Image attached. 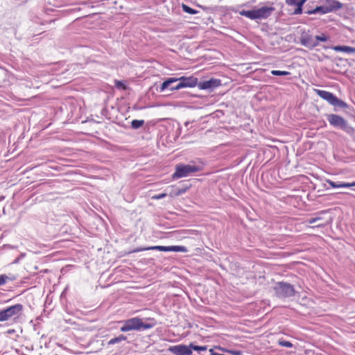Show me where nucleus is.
<instances>
[{
	"mask_svg": "<svg viewBox=\"0 0 355 355\" xmlns=\"http://www.w3.org/2000/svg\"><path fill=\"white\" fill-rule=\"evenodd\" d=\"M307 0H285L286 3L290 6L295 7L293 14L300 15L302 13V6Z\"/></svg>",
	"mask_w": 355,
	"mask_h": 355,
	"instance_id": "obj_14",
	"label": "nucleus"
},
{
	"mask_svg": "<svg viewBox=\"0 0 355 355\" xmlns=\"http://www.w3.org/2000/svg\"><path fill=\"white\" fill-rule=\"evenodd\" d=\"M221 350H223V352H226L229 354H231L232 355H242V352L241 351H239V350H227V349H223V348H220Z\"/></svg>",
	"mask_w": 355,
	"mask_h": 355,
	"instance_id": "obj_26",
	"label": "nucleus"
},
{
	"mask_svg": "<svg viewBox=\"0 0 355 355\" xmlns=\"http://www.w3.org/2000/svg\"><path fill=\"white\" fill-rule=\"evenodd\" d=\"M300 40L302 45L310 49L317 46V40H315V37H314L309 33L303 32L301 35Z\"/></svg>",
	"mask_w": 355,
	"mask_h": 355,
	"instance_id": "obj_10",
	"label": "nucleus"
},
{
	"mask_svg": "<svg viewBox=\"0 0 355 355\" xmlns=\"http://www.w3.org/2000/svg\"><path fill=\"white\" fill-rule=\"evenodd\" d=\"M153 327V325L148 323H144L142 320L138 317L132 318L123 322V326L120 330L122 332L130 331H140L141 329H148Z\"/></svg>",
	"mask_w": 355,
	"mask_h": 355,
	"instance_id": "obj_2",
	"label": "nucleus"
},
{
	"mask_svg": "<svg viewBox=\"0 0 355 355\" xmlns=\"http://www.w3.org/2000/svg\"><path fill=\"white\" fill-rule=\"evenodd\" d=\"M23 309L24 307L21 304H17L0 310V322L18 318L21 315Z\"/></svg>",
	"mask_w": 355,
	"mask_h": 355,
	"instance_id": "obj_4",
	"label": "nucleus"
},
{
	"mask_svg": "<svg viewBox=\"0 0 355 355\" xmlns=\"http://www.w3.org/2000/svg\"><path fill=\"white\" fill-rule=\"evenodd\" d=\"M332 49L337 52H345L347 53H355V48L348 46H335Z\"/></svg>",
	"mask_w": 355,
	"mask_h": 355,
	"instance_id": "obj_17",
	"label": "nucleus"
},
{
	"mask_svg": "<svg viewBox=\"0 0 355 355\" xmlns=\"http://www.w3.org/2000/svg\"><path fill=\"white\" fill-rule=\"evenodd\" d=\"M314 92L322 99L327 101L329 104L334 105V106H339L341 107H346V104L343 101L338 99L335 95H334L332 93L324 91V90H320L318 89H314Z\"/></svg>",
	"mask_w": 355,
	"mask_h": 355,
	"instance_id": "obj_8",
	"label": "nucleus"
},
{
	"mask_svg": "<svg viewBox=\"0 0 355 355\" xmlns=\"http://www.w3.org/2000/svg\"><path fill=\"white\" fill-rule=\"evenodd\" d=\"M275 294L279 297H289L295 294L293 286L283 282H277L274 287Z\"/></svg>",
	"mask_w": 355,
	"mask_h": 355,
	"instance_id": "obj_6",
	"label": "nucleus"
},
{
	"mask_svg": "<svg viewBox=\"0 0 355 355\" xmlns=\"http://www.w3.org/2000/svg\"><path fill=\"white\" fill-rule=\"evenodd\" d=\"M274 10V7L264 6L251 10H241L239 13L241 15L245 16L250 19H262L270 16Z\"/></svg>",
	"mask_w": 355,
	"mask_h": 355,
	"instance_id": "obj_3",
	"label": "nucleus"
},
{
	"mask_svg": "<svg viewBox=\"0 0 355 355\" xmlns=\"http://www.w3.org/2000/svg\"><path fill=\"white\" fill-rule=\"evenodd\" d=\"M114 83H115V86L117 88H123V89H125V86H124V84H123V82H121L120 80H115Z\"/></svg>",
	"mask_w": 355,
	"mask_h": 355,
	"instance_id": "obj_28",
	"label": "nucleus"
},
{
	"mask_svg": "<svg viewBox=\"0 0 355 355\" xmlns=\"http://www.w3.org/2000/svg\"><path fill=\"white\" fill-rule=\"evenodd\" d=\"M271 73L274 76H286L290 74L288 71L279 70H272L271 71Z\"/></svg>",
	"mask_w": 355,
	"mask_h": 355,
	"instance_id": "obj_23",
	"label": "nucleus"
},
{
	"mask_svg": "<svg viewBox=\"0 0 355 355\" xmlns=\"http://www.w3.org/2000/svg\"><path fill=\"white\" fill-rule=\"evenodd\" d=\"M327 182L332 187V188H346V187H355V181L353 182H335L332 180H327Z\"/></svg>",
	"mask_w": 355,
	"mask_h": 355,
	"instance_id": "obj_16",
	"label": "nucleus"
},
{
	"mask_svg": "<svg viewBox=\"0 0 355 355\" xmlns=\"http://www.w3.org/2000/svg\"><path fill=\"white\" fill-rule=\"evenodd\" d=\"M196 351H205L207 350L206 346H196L191 343L189 345H178L171 346L168 350L175 355H191L192 350Z\"/></svg>",
	"mask_w": 355,
	"mask_h": 355,
	"instance_id": "obj_5",
	"label": "nucleus"
},
{
	"mask_svg": "<svg viewBox=\"0 0 355 355\" xmlns=\"http://www.w3.org/2000/svg\"><path fill=\"white\" fill-rule=\"evenodd\" d=\"M125 339H126V338L124 336L121 335V336H118L116 338L111 339L109 341V343L110 344H115V343L121 342L122 340H125Z\"/></svg>",
	"mask_w": 355,
	"mask_h": 355,
	"instance_id": "obj_21",
	"label": "nucleus"
},
{
	"mask_svg": "<svg viewBox=\"0 0 355 355\" xmlns=\"http://www.w3.org/2000/svg\"><path fill=\"white\" fill-rule=\"evenodd\" d=\"M278 344L280 346L286 347H293V344L291 342L281 340V339L278 340Z\"/></svg>",
	"mask_w": 355,
	"mask_h": 355,
	"instance_id": "obj_24",
	"label": "nucleus"
},
{
	"mask_svg": "<svg viewBox=\"0 0 355 355\" xmlns=\"http://www.w3.org/2000/svg\"><path fill=\"white\" fill-rule=\"evenodd\" d=\"M177 81H179V83L175 86L171 87L170 88L171 90H178L184 87H193L196 86L198 83L197 78L193 76H182L179 78H170L162 83L160 90L162 92L164 91L166 89L168 88L172 83Z\"/></svg>",
	"mask_w": 355,
	"mask_h": 355,
	"instance_id": "obj_1",
	"label": "nucleus"
},
{
	"mask_svg": "<svg viewBox=\"0 0 355 355\" xmlns=\"http://www.w3.org/2000/svg\"><path fill=\"white\" fill-rule=\"evenodd\" d=\"M171 191L169 192V196H171V193H176V191L177 189H175V187L174 186H171Z\"/></svg>",
	"mask_w": 355,
	"mask_h": 355,
	"instance_id": "obj_29",
	"label": "nucleus"
},
{
	"mask_svg": "<svg viewBox=\"0 0 355 355\" xmlns=\"http://www.w3.org/2000/svg\"><path fill=\"white\" fill-rule=\"evenodd\" d=\"M327 211H323L318 214L317 216L314 218H311L307 220L309 224H313L317 222H321L318 223L315 227H324L331 222V218H325L323 215L326 214Z\"/></svg>",
	"mask_w": 355,
	"mask_h": 355,
	"instance_id": "obj_11",
	"label": "nucleus"
},
{
	"mask_svg": "<svg viewBox=\"0 0 355 355\" xmlns=\"http://www.w3.org/2000/svg\"><path fill=\"white\" fill-rule=\"evenodd\" d=\"M200 171L198 166L190 164H179L175 167V171L173 175V178H181L187 177L192 173H196Z\"/></svg>",
	"mask_w": 355,
	"mask_h": 355,
	"instance_id": "obj_7",
	"label": "nucleus"
},
{
	"mask_svg": "<svg viewBox=\"0 0 355 355\" xmlns=\"http://www.w3.org/2000/svg\"><path fill=\"white\" fill-rule=\"evenodd\" d=\"M16 279V277L14 275H0V286L4 285L6 284L8 281H15Z\"/></svg>",
	"mask_w": 355,
	"mask_h": 355,
	"instance_id": "obj_18",
	"label": "nucleus"
},
{
	"mask_svg": "<svg viewBox=\"0 0 355 355\" xmlns=\"http://www.w3.org/2000/svg\"><path fill=\"white\" fill-rule=\"evenodd\" d=\"M328 121L335 127H340L344 130L347 128V122L342 116L332 114L328 116Z\"/></svg>",
	"mask_w": 355,
	"mask_h": 355,
	"instance_id": "obj_13",
	"label": "nucleus"
},
{
	"mask_svg": "<svg viewBox=\"0 0 355 355\" xmlns=\"http://www.w3.org/2000/svg\"><path fill=\"white\" fill-rule=\"evenodd\" d=\"M187 191V188L178 189H177L176 193H171V197L180 196V195L184 193Z\"/></svg>",
	"mask_w": 355,
	"mask_h": 355,
	"instance_id": "obj_22",
	"label": "nucleus"
},
{
	"mask_svg": "<svg viewBox=\"0 0 355 355\" xmlns=\"http://www.w3.org/2000/svg\"><path fill=\"white\" fill-rule=\"evenodd\" d=\"M157 250L162 252H187V248L185 246L182 245H171V246H162V245H155V246H150L144 248H137L134 250L133 252H137L144 250Z\"/></svg>",
	"mask_w": 355,
	"mask_h": 355,
	"instance_id": "obj_9",
	"label": "nucleus"
},
{
	"mask_svg": "<svg viewBox=\"0 0 355 355\" xmlns=\"http://www.w3.org/2000/svg\"><path fill=\"white\" fill-rule=\"evenodd\" d=\"M166 193H160L159 195H156V196H153L152 197L153 199H155V200H159V199H162L164 198V197L166 196Z\"/></svg>",
	"mask_w": 355,
	"mask_h": 355,
	"instance_id": "obj_27",
	"label": "nucleus"
},
{
	"mask_svg": "<svg viewBox=\"0 0 355 355\" xmlns=\"http://www.w3.org/2000/svg\"><path fill=\"white\" fill-rule=\"evenodd\" d=\"M220 85V80L217 79L211 78L209 80L202 82L199 84V87L202 89H207L211 88H215Z\"/></svg>",
	"mask_w": 355,
	"mask_h": 355,
	"instance_id": "obj_15",
	"label": "nucleus"
},
{
	"mask_svg": "<svg viewBox=\"0 0 355 355\" xmlns=\"http://www.w3.org/2000/svg\"><path fill=\"white\" fill-rule=\"evenodd\" d=\"M315 40H317V46H318L319 42H327L329 40V38L324 34H322L320 35H317L315 37Z\"/></svg>",
	"mask_w": 355,
	"mask_h": 355,
	"instance_id": "obj_25",
	"label": "nucleus"
},
{
	"mask_svg": "<svg viewBox=\"0 0 355 355\" xmlns=\"http://www.w3.org/2000/svg\"><path fill=\"white\" fill-rule=\"evenodd\" d=\"M334 7L318 6V7H316L315 8H314L313 10H308L306 12V14H308V15H313V14H316L318 12H320L322 14H325V13H328V12L332 11L334 8L339 9V8H342V3H340L339 1H335L334 2Z\"/></svg>",
	"mask_w": 355,
	"mask_h": 355,
	"instance_id": "obj_12",
	"label": "nucleus"
},
{
	"mask_svg": "<svg viewBox=\"0 0 355 355\" xmlns=\"http://www.w3.org/2000/svg\"><path fill=\"white\" fill-rule=\"evenodd\" d=\"M182 7L183 10L187 13L191 14V15L197 13L196 10H195L194 9L190 8L189 6H188L185 4H182Z\"/></svg>",
	"mask_w": 355,
	"mask_h": 355,
	"instance_id": "obj_20",
	"label": "nucleus"
},
{
	"mask_svg": "<svg viewBox=\"0 0 355 355\" xmlns=\"http://www.w3.org/2000/svg\"><path fill=\"white\" fill-rule=\"evenodd\" d=\"M144 123V120H132L131 122V126L134 129H137L141 127Z\"/></svg>",
	"mask_w": 355,
	"mask_h": 355,
	"instance_id": "obj_19",
	"label": "nucleus"
}]
</instances>
